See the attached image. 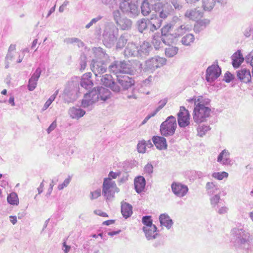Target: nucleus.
Here are the masks:
<instances>
[{
  "label": "nucleus",
  "instance_id": "nucleus-52",
  "mask_svg": "<svg viewBox=\"0 0 253 253\" xmlns=\"http://www.w3.org/2000/svg\"><path fill=\"white\" fill-rule=\"evenodd\" d=\"M10 221L13 224H14L17 222V218L15 216H10Z\"/></svg>",
  "mask_w": 253,
  "mask_h": 253
},
{
  "label": "nucleus",
  "instance_id": "nucleus-36",
  "mask_svg": "<svg viewBox=\"0 0 253 253\" xmlns=\"http://www.w3.org/2000/svg\"><path fill=\"white\" fill-rule=\"evenodd\" d=\"M193 36L191 34H188L182 39L181 42L183 44L188 45L193 42Z\"/></svg>",
  "mask_w": 253,
  "mask_h": 253
},
{
  "label": "nucleus",
  "instance_id": "nucleus-17",
  "mask_svg": "<svg viewBox=\"0 0 253 253\" xmlns=\"http://www.w3.org/2000/svg\"><path fill=\"white\" fill-rule=\"evenodd\" d=\"M237 77L242 82L245 83H249L252 79V76L249 70L242 69L237 71Z\"/></svg>",
  "mask_w": 253,
  "mask_h": 253
},
{
  "label": "nucleus",
  "instance_id": "nucleus-62",
  "mask_svg": "<svg viewBox=\"0 0 253 253\" xmlns=\"http://www.w3.org/2000/svg\"><path fill=\"white\" fill-rule=\"evenodd\" d=\"M150 118V117H146L145 120L143 121V124H144L149 118Z\"/></svg>",
  "mask_w": 253,
  "mask_h": 253
},
{
  "label": "nucleus",
  "instance_id": "nucleus-6",
  "mask_svg": "<svg viewBox=\"0 0 253 253\" xmlns=\"http://www.w3.org/2000/svg\"><path fill=\"white\" fill-rule=\"evenodd\" d=\"M167 60L164 57L156 56L148 60L145 63L146 69L152 72L160 68L166 64Z\"/></svg>",
  "mask_w": 253,
  "mask_h": 253
},
{
  "label": "nucleus",
  "instance_id": "nucleus-10",
  "mask_svg": "<svg viewBox=\"0 0 253 253\" xmlns=\"http://www.w3.org/2000/svg\"><path fill=\"white\" fill-rule=\"evenodd\" d=\"M206 72L207 81L211 82L220 76L221 70L218 66L212 65L208 68Z\"/></svg>",
  "mask_w": 253,
  "mask_h": 253
},
{
  "label": "nucleus",
  "instance_id": "nucleus-43",
  "mask_svg": "<svg viewBox=\"0 0 253 253\" xmlns=\"http://www.w3.org/2000/svg\"><path fill=\"white\" fill-rule=\"evenodd\" d=\"M144 171L145 173L150 174L153 171V167L151 164H148L144 167Z\"/></svg>",
  "mask_w": 253,
  "mask_h": 253
},
{
  "label": "nucleus",
  "instance_id": "nucleus-19",
  "mask_svg": "<svg viewBox=\"0 0 253 253\" xmlns=\"http://www.w3.org/2000/svg\"><path fill=\"white\" fill-rule=\"evenodd\" d=\"M154 8L155 12L159 14L160 18L166 19L168 17L169 12L167 10L165 4L161 2H158L155 4Z\"/></svg>",
  "mask_w": 253,
  "mask_h": 253
},
{
  "label": "nucleus",
  "instance_id": "nucleus-39",
  "mask_svg": "<svg viewBox=\"0 0 253 253\" xmlns=\"http://www.w3.org/2000/svg\"><path fill=\"white\" fill-rule=\"evenodd\" d=\"M16 49V45L15 44H11L8 49V54L6 57L7 60H10L12 58V52L15 51Z\"/></svg>",
  "mask_w": 253,
  "mask_h": 253
},
{
  "label": "nucleus",
  "instance_id": "nucleus-8",
  "mask_svg": "<svg viewBox=\"0 0 253 253\" xmlns=\"http://www.w3.org/2000/svg\"><path fill=\"white\" fill-rule=\"evenodd\" d=\"M110 70L115 74H128L130 70L124 61H115L110 66Z\"/></svg>",
  "mask_w": 253,
  "mask_h": 253
},
{
  "label": "nucleus",
  "instance_id": "nucleus-50",
  "mask_svg": "<svg viewBox=\"0 0 253 253\" xmlns=\"http://www.w3.org/2000/svg\"><path fill=\"white\" fill-rule=\"evenodd\" d=\"M63 246L65 248L64 250L65 253H68L71 249L70 246L67 245L65 242L63 243Z\"/></svg>",
  "mask_w": 253,
  "mask_h": 253
},
{
  "label": "nucleus",
  "instance_id": "nucleus-27",
  "mask_svg": "<svg viewBox=\"0 0 253 253\" xmlns=\"http://www.w3.org/2000/svg\"><path fill=\"white\" fill-rule=\"evenodd\" d=\"M121 212L124 217L127 218L132 213V207L128 203L124 202L122 203Z\"/></svg>",
  "mask_w": 253,
  "mask_h": 253
},
{
  "label": "nucleus",
  "instance_id": "nucleus-53",
  "mask_svg": "<svg viewBox=\"0 0 253 253\" xmlns=\"http://www.w3.org/2000/svg\"><path fill=\"white\" fill-rule=\"evenodd\" d=\"M114 223V220H108L107 221H105L103 222L104 224H105L106 225H109L110 224H113Z\"/></svg>",
  "mask_w": 253,
  "mask_h": 253
},
{
  "label": "nucleus",
  "instance_id": "nucleus-28",
  "mask_svg": "<svg viewBox=\"0 0 253 253\" xmlns=\"http://www.w3.org/2000/svg\"><path fill=\"white\" fill-rule=\"evenodd\" d=\"M85 112L80 108H71L69 110V114L73 119H79L85 114Z\"/></svg>",
  "mask_w": 253,
  "mask_h": 253
},
{
  "label": "nucleus",
  "instance_id": "nucleus-54",
  "mask_svg": "<svg viewBox=\"0 0 253 253\" xmlns=\"http://www.w3.org/2000/svg\"><path fill=\"white\" fill-rule=\"evenodd\" d=\"M37 43H38V40L37 39L34 40L32 42V44L31 45V48H34L36 47V46L37 45Z\"/></svg>",
  "mask_w": 253,
  "mask_h": 253
},
{
  "label": "nucleus",
  "instance_id": "nucleus-15",
  "mask_svg": "<svg viewBox=\"0 0 253 253\" xmlns=\"http://www.w3.org/2000/svg\"><path fill=\"white\" fill-rule=\"evenodd\" d=\"M185 16L189 19L198 21L203 17V13L197 8L189 9L185 12Z\"/></svg>",
  "mask_w": 253,
  "mask_h": 253
},
{
  "label": "nucleus",
  "instance_id": "nucleus-31",
  "mask_svg": "<svg viewBox=\"0 0 253 253\" xmlns=\"http://www.w3.org/2000/svg\"><path fill=\"white\" fill-rule=\"evenodd\" d=\"M178 51V48L176 47L169 46L165 50V54L167 56L171 57L176 55Z\"/></svg>",
  "mask_w": 253,
  "mask_h": 253
},
{
  "label": "nucleus",
  "instance_id": "nucleus-37",
  "mask_svg": "<svg viewBox=\"0 0 253 253\" xmlns=\"http://www.w3.org/2000/svg\"><path fill=\"white\" fill-rule=\"evenodd\" d=\"M210 129L209 126H199L198 129V134L200 136H203L205 134L206 132L208 131Z\"/></svg>",
  "mask_w": 253,
  "mask_h": 253
},
{
  "label": "nucleus",
  "instance_id": "nucleus-45",
  "mask_svg": "<svg viewBox=\"0 0 253 253\" xmlns=\"http://www.w3.org/2000/svg\"><path fill=\"white\" fill-rule=\"evenodd\" d=\"M70 181L71 179L70 178L66 179L61 184L58 186L59 190H62L64 187H66L69 184Z\"/></svg>",
  "mask_w": 253,
  "mask_h": 253
},
{
  "label": "nucleus",
  "instance_id": "nucleus-41",
  "mask_svg": "<svg viewBox=\"0 0 253 253\" xmlns=\"http://www.w3.org/2000/svg\"><path fill=\"white\" fill-rule=\"evenodd\" d=\"M234 79V76L229 72H227L224 75V80L227 83L230 82Z\"/></svg>",
  "mask_w": 253,
  "mask_h": 253
},
{
  "label": "nucleus",
  "instance_id": "nucleus-1",
  "mask_svg": "<svg viewBox=\"0 0 253 253\" xmlns=\"http://www.w3.org/2000/svg\"><path fill=\"white\" fill-rule=\"evenodd\" d=\"M195 107L193 110V118L196 123H201L207 120L211 113V109L206 105L209 102L206 101L202 96L193 98Z\"/></svg>",
  "mask_w": 253,
  "mask_h": 253
},
{
  "label": "nucleus",
  "instance_id": "nucleus-20",
  "mask_svg": "<svg viewBox=\"0 0 253 253\" xmlns=\"http://www.w3.org/2000/svg\"><path fill=\"white\" fill-rule=\"evenodd\" d=\"M143 231L148 240L155 239L157 235V227L155 225L144 226Z\"/></svg>",
  "mask_w": 253,
  "mask_h": 253
},
{
  "label": "nucleus",
  "instance_id": "nucleus-57",
  "mask_svg": "<svg viewBox=\"0 0 253 253\" xmlns=\"http://www.w3.org/2000/svg\"><path fill=\"white\" fill-rule=\"evenodd\" d=\"M119 232H120V231L111 232H109L108 233V235H110V236H112L113 235H116V234H118Z\"/></svg>",
  "mask_w": 253,
  "mask_h": 253
},
{
  "label": "nucleus",
  "instance_id": "nucleus-51",
  "mask_svg": "<svg viewBox=\"0 0 253 253\" xmlns=\"http://www.w3.org/2000/svg\"><path fill=\"white\" fill-rule=\"evenodd\" d=\"M227 211V209L226 207H222L221 208H220L219 211H218V212L220 214H223V213H224L225 212H226Z\"/></svg>",
  "mask_w": 253,
  "mask_h": 253
},
{
  "label": "nucleus",
  "instance_id": "nucleus-63",
  "mask_svg": "<svg viewBox=\"0 0 253 253\" xmlns=\"http://www.w3.org/2000/svg\"><path fill=\"white\" fill-rule=\"evenodd\" d=\"M211 185H213V183H210V182H209V183H207V186H211Z\"/></svg>",
  "mask_w": 253,
  "mask_h": 253
},
{
  "label": "nucleus",
  "instance_id": "nucleus-29",
  "mask_svg": "<svg viewBox=\"0 0 253 253\" xmlns=\"http://www.w3.org/2000/svg\"><path fill=\"white\" fill-rule=\"evenodd\" d=\"M159 220L162 225L168 228H170L172 225V221L168 216L166 214H162L159 217Z\"/></svg>",
  "mask_w": 253,
  "mask_h": 253
},
{
  "label": "nucleus",
  "instance_id": "nucleus-4",
  "mask_svg": "<svg viewBox=\"0 0 253 253\" xmlns=\"http://www.w3.org/2000/svg\"><path fill=\"white\" fill-rule=\"evenodd\" d=\"M177 127L176 121L175 117L171 116L168 117L161 125V134L167 136L174 134Z\"/></svg>",
  "mask_w": 253,
  "mask_h": 253
},
{
  "label": "nucleus",
  "instance_id": "nucleus-49",
  "mask_svg": "<svg viewBox=\"0 0 253 253\" xmlns=\"http://www.w3.org/2000/svg\"><path fill=\"white\" fill-rule=\"evenodd\" d=\"M94 212L96 214H98L100 216H101L103 217H107L108 216V215L106 213H105L104 212H102L100 210L95 211Z\"/></svg>",
  "mask_w": 253,
  "mask_h": 253
},
{
  "label": "nucleus",
  "instance_id": "nucleus-3",
  "mask_svg": "<svg viewBox=\"0 0 253 253\" xmlns=\"http://www.w3.org/2000/svg\"><path fill=\"white\" fill-rule=\"evenodd\" d=\"M162 20L157 14H152L150 19H142L137 22V27L139 32L142 33L144 30L149 28L151 31H154L160 28L162 25Z\"/></svg>",
  "mask_w": 253,
  "mask_h": 253
},
{
  "label": "nucleus",
  "instance_id": "nucleus-14",
  "mask_svg": "<svg viewBox=\"0 0 253 253\" xmlns=\"http://www.w3.org/2000/svg\"><path fill=\"white\" fill-rule=\"evenodd\" d=\"M117 14L119 15V12L118 11L114 12V16L117 24L120 28L123 30H127L130 28L132 24L131 21L126 18L121 19L118 17L119 16H118Z\"/></svg>",
  "mask_w": 253,
  "mask_h": 253
},
{
  "label": "nucleus",
  "instance_id": "nucleus-59",
  "mask_svg": "<svg viewBox=\"0 0 253 253\" xmlns=\"http://www.w3.org/2000/svg\"><path fill=\"white\" fill-rule=\"evenodd\" d=\"M93 24V23H92L91 21L86 25V28H89L91 25Z\"/></svg>",
  "mask_w": 253,
  "mask_h": 253
},
{
  "label": "nucleus",
  "instance_id": "nucleus-23",
  "mask_svg": "<svg viewBox=\"0 0 253 253\" xmlns=\"http://www.w3.org/2000/svg\"><path fill=\"white\" fill-rule=\"evenodd\" d=\"M146 184L145 179L144 177L139 176L134 179V186L137 193H140L145 188Z\"/></svg>",
  "mask_w": 253,
  "mask_h": 253
},
{
  "label": "nucleus",
  "instance_id": "nucleus-24",
  "mask_svg": "<svg viewBox=\"0 0 253 253\" xmlns=\"http://www.w3.org/2000/svg\"><path fill=\"white\" fill-rule=\"evenodd\" d=\"M81 85L86 89L90 88L93 86L90 73H86L83 75L81 79Z\"/></svg>",
  "mask_w": 253,
  "mask_h": 253
},
{
  "label": "nucleus",
  "instance_id": "nucleus-21",
  "mask_svg": "<svg viewBox=\"0 0 253 253\" xmlns=\"http://www.w3.org/2000/svg\"><path fill=\"white\" fill-rule=\"evenodd\" d=\"M153 142L156 147L160 149H165L167 147L166 139L162 136H155L152 138Z\"/></svg>",
  "mask_w": 253,
  "mask_h": 253
},
{
  "label": "nucleus",
  "instance_id": "nucleus-13",
  "mask_svg": "<svg viewBox=\"0 0 253 253\" xmlns=\"http://www.w3.org/2000/svg\"><path fill=\"white\" fill-rule=\"evenodd\" d=\"M117 81L124 89H127L134 84V81L127 75L117 76Z\"/></svg>",
  "mask_w": 253,
  "mask_h": 253
},
{
  "label": "nucleus",
  "instance_id": "nucleus-11",
  "mask_svg": "<svg viewBox=\"0 0 253 253\" xmlns=\"http://www.w3.org/2000/svg\"><path fill=\"white\" fill-rule=\"evenodd\" d=\"M171 187L172 192L179 197L184 196L188 191V188L186 185L178 182H173Z\"/></svg>",
  "mask_w": 253,
  "mask_h": 253
},
{
  "label": "nucleus",
  "instance_id": "nucleus-48",
  "mask_svg": "<svg viewBox=\"0 0 253 253\" xmlns=\"http://www.w3.org/2000/svg\"><path fill=\"white\" fill-rule=\"evenodd\" d=\"M220 200V197L218 195H215L213 197V198L211 199V202L212 203H214L215 204L218 203Z\"/></svg>",
  "mask_w": 253,
  "mask_h": 253
},
{
  "label": "nucleus",
  "instance_id": "nucleus-32",
  "mask_svg": "<svg viewBox=\"0 0 253 253\" xmlns=\"http://www.w3.org/2000/svg\"><path fill=\"white\" fill-rule=\"evenodd\" d=\"M214 0H203V6L205 10H210L214 6Z\"/></svg>",
  "mask_w": 253,
  "mask_h": 253
},
{
  "label": "nucleus",
  "instance_id": "nucleus-22",
  "mask_svg": "<svg viewBox=\"0 0 253 253\" xmlns=\"http://www.w3.org/2000/svg\"><path fill=\"white\" fill-rule=\"evenodd\" d=\"M232 65L235 68H238L243 62L244 58L240 51L238 50L233 54L232 56Z\"/></svg>",
  "mask_w": 253,
  "mask_h": 253
},
{
  "label": "nucleus",
  "instance_id": "nucleus-16",
  "mask_svg": "<svg viewBox=\"0 0 253 253\" xmlns=\"http://www.w3.org/2000/svg\"><path fill=\"white\" fill-rule=\"evenodd\" d=\"M120 8L123 12L129 13L130 14L133 15L138 13L137 7L135 4H130L126 1L121 3Z\"/></svg>",
  "mask_w": 253,
  "mask_h": 253
},
{
  "label": "nucleus",
  "instance_id": "nucleus-46",
  "mask_svg": "<svg viewBox=\"0 0 253 253\" xmlns=\"http://www.w3.org/2000/svg\"><path fill=\"white\" fill-rule=\"evenodd\" d=\"M57 126L56 122L54 121L49 126V127L47 129V131L48 133H49L51 131L54 130Z\"/></svg>",
  "mask_w": 253,
  "mask_h": 253
},
{
  "label": "nucleus",
  "instance_id": "nucleus-42",
  "mask_svg": "<svg viewBox=\"0 0 253 253\" xmlns=\"http://www.w3.org/2000/svg\"><path fill=\"white\" fill-rule=\"evenodd\" d=\"M55 98V95H53L47 100L44 105V109H46Z\"/></svg>",
  "mask_w": 253,
  "mask_h": 253
},
{
  "label": "nucleus",
  "instance_id": "nucleus-58",
  "mask_svg": "<svg viewBox=\"0 0 253 253\" xmlns=\"http://www.w3.org/2000/svg\"><path fill=\"white\" fill-rule=\"evenodd\" d=\"M2 94L5 95L7 93V90L6 89H3L1 92Z\"/></svg>",
  "mask_w": 253,
  "mask_h": 253
},
{
  "label": "nucleus",
  "instance_id": "nucleus-18",
  "mask_svg": "<svg viewBox=\"0 0 253 253\" xmlns=\"http://www.w3.org/2000/svg\"><path fill=\"white\" fill-rule=\"evenodd\" d=\"M41 69L39 68H37L29 81L28 87L29 90H33L36 88L37 84V81L41 75Z\"/></svg>",
  "mask_w": 253,
  "mask_h": 253
},
{
  "label": "nucleus",
  "instance_id": "nucleus-60",
  "mask_svg": "<svg viewBox=\"0 0 253 253\" xmlns=\"http://www.w3.org/2000/svg\"><path fill=\"white\" fill-rule=\"evenodd\" d=\"M54 8L53 9V10H52V9H51L49 10V12H48V14H47V16H49V15L51 14V13L52 12V11H54Z\"/></svg>",
  "mask_w": 253,
  "mask_h": 253
},
{
  "label": "nucleus",
  "instance_id": "nucleus-33",
  "mask_svg": "<svg viewBox=\"0 0 253 253\" xmlns=\"http://www.w3.org/2000/svg\"><path fill=\"white\" fill-rule=\"evenodd\" d=\"M163 41V37L161 38L159 35H154L152 41L154 47L156 49H159L161 47L162 42Z\"/></svg>",
  "mask_w": 253,
  "mask_h": 253
},
{
  "label": "nucleus",
  "instance_id": "nucleus-12",
  "mask_svg": "<svg viewBox=\"0 0 253 253\" xmlns=\"http://www.w3.org/2000/svg\"><path fill=\"white\" fill-rule=\"evenodd\" d=\"M101 81L102 84L110 88L114 91L119 92L120 90L119 86L115 83L113 77L110 75H104L102 77Z\"/></svg>",
  "mask_w": 253,
  "mask_h": 253
},
{
  "label": "nucleus",
  "instance_id": "nucleus-5",
  "mask_svg": "<svg viewBox=\"0 0 253 253\" xmlns=\"http://www.w3.org/2000/svg\"><path fill=\"white\" fill-rule=\"evenodd\" d=\"M175 31L176 29L172 24L169 23L164 26L161 29V33L164 43L169 44L172 42L173 39L177 36Z\"/></svg>",
  "mask_w": 253,
  "mask_h": 253
},
{
  "label": "nucleus",
  "instance_id": "nucleus-34",
  "mask_svg": "<svg viewBox=\"0 0 253 253\" xmlns=\"http://www.w3.org/2000/svg\"><path fill=\"white\" fill-rule=\"evenodd\" d=\"M141 11L142 13L145 16H147L150 13L151 8L148 2L143 1L141 5Z\"/></svg>",
  "mask_w": 253,
  "mask_h": 253
},
{
  "label": "nucleus",
  "instance_id": "nucleus-38",
  "mask_svg": "<svg viewBox=\"0 0 253 253\" xmlns=\"http://www.w3.org/2000/svg\"><path fill=\"white\" fill-rule=\"evenodd\" d=\"M146 142L144 141H140L137 144V150L139 153H144L146 151Z\"/></svg>",
  "mask_w": 253,
  "mask_h": 253
},
{
  "label": "nucleus",
  "instance_id": "nucleus-61",
  "mask_svg": "<svg viewBox=\"0 0 253 253\" xmlns=\"http://www.w3.org/2000/svg\"><path fill=\"white\" fill-rule=\"evenodd\" d=\"M240 241H241V243H242V244H244L247 242V241L244 240V239H241Z\"/></svg>",
  "mask_w": 253,
  "mask_h": 253
},
{
  "label": "nucleus",
  "instance_id": "nucleus-25",
  "mask_svg": "<svg viewBox=\"0 0 253 253\" xmlns=\"http://www.w3.org/2000/svg\"><path fill=\"white\" fill-rule=\"evenodd\" d=\"M53 185L51 182L43 181L38 188V193L40 194L43 190L46 191L47 195H49L51 193Z\"/></svg>",
  "mask_w": 253,
  "mask_h": 253
},
{
  "label": "nucleus",
  "instance_id": "nucleus-30",
  "mask_svg": "<svg viewBox=\"0 0 253 253\" xmlns=\"http://www.w3.org/2000/svg\"><path fill=\"white\" fill-rule=\"evenodd\" d=\"M7 200L8 203L10 205H17L19 204L18 196L17 194L14 192L11 193L8 195Z\"/></svg>",
  "mask_w": 253,
  "mask_h": 253
},
{
  "label": "nucleus",
  "instance_id": "nucleus-2",
  "mask_svg": "<svg viewBox=\"0 0 253 253\" xmlns=\"http://www.w3.org/2000/svg\"><path fill=\"white\" fill-rule=\"evenodd\" d=\"M110 93L107 89L100 87L99 89H92L91 91L84 94L82 101V105L84 107H87L92 105L99 98L103 101L106 100L110 97Z\"/></svg>",
  "mask_w": 253,
  "mask_h": 253
},
{
  "label": "nucleus",
  "instance_id": "nucleus-44",
  "mask_svg": "<svg viewBox=\"0 0 253 253\" xmlns=\"http://www.w3.org/2000/svg\"><path fill=\"white\" fill-rule=\"evenodd\" d=\"M101 195V191L100 189L95 190L91 193V199H95Z\"/></svg>",
  "mask_w": 253,
  "mask_h": 253
},
{
  "label": "nucleus",
  "instance_id": "nucleus-56",
  "mask_svg": "<svg viewBox=\"0 0 253 253\" xmlns=\"http://www.w3.org/2000/svg\"><path fill=\"white\" fill-rule=\"evenodd\" d=\"M101 18V17L99 16L97 18L92 19L91 20V22L93 23H94L96 22L97 21H98L99 20H100Z\"/></svg>",
  "mask_w": 253,
  "mask_h": 253
},
{
  "label": "nucleus",
  "instance_id": "nucleus-35",
  "mask_svg": "<svg viewBox=\"0 0 253 253\" xmlns=\"http://www.w3.org/2000/svg\"><path fill=\"white\" fill-rule=\"evenodd\" d=\"M212 176L215 179L221 180L224 178H227L228 176V173L225 171L213 172L212 174Z\"/></svg>",
  "mask_w": 253,
  "mask_h": 253
},
{
  "label": "nucleus",
  "instance_id": "nucleus-64",
  "mask_svg": "<svg viewBox=\"0 0 253 253\" xmlns=\"http://www.w3.org/2000/svg\"><path fill=\"white\" fill-rule=\"evenodd\" d=\"M250 216H251V218L253 220V212L251 213Z\"/></svg>",
  "mask_w": 253,
  "mask_h": 253
},
{
  "label": "nucleus",
  "instance_id": "nucleus-9",
  "mask_svg": "<svg viewBox=\"0 0 253 253\" xmlns=\"http://www.w3.org/2000/svg\"><path fill=\"white\" fill-rule=\"evenodd\" d=\"M116 188L115 181L110 177L105 178L103 183L102 191L104 195L108 198L112 195V192Z\"/></svg>",
  "mask_w": 253,
  "mask_h": 253
},
{
  "label": "nucleus",
  "instance_id": "nucleus-55",
  "mask_svg": "<svg viewBox=\"0 0 253 253\" xmlns=\"http://www.w3.org/2000/svg\"><path fill=\"white\" fill-rule=\"evenodd\" d=\"M8 101L9 103H10L12 106L14 105V99L13 97H10Z\"/></svg>",
  "mask_w": 253,
  "mask_h": 253
},
{
  "label": "nucleus",
  "instance_id": "nucleus-26",
  "mask_svg": "<svg viewBox=\"0 0 253 253\" xmlns=\"http://www.w3.org/2000/svg\"><path fill=\"white\" fill-rule=\"evenodd\" d=\"M217 162L223 165H229L230 163V154L226 150H223L217 158Z\"/></svg>",
  "mask_w": 253,
  "mask_h": 253
},
{
  "label": "nucleus",
  "instance_id": "nucleus-47",
  "mask_svg": "<svg viewBox=\"0 0 253 253\" xmlns=\"http://www.w3.org/2000/svg\"><path fill=\"white\" fill-rule=\"evenodd\" d=\"M121 175V172L118 171L117 172H114L112 171H110L109 173V177H112L113 178H116L118 176Z\"/></svg>",
  "mask_w": 253,
  "mask_h": 253
},
{
  "label": "nucleus",
  "instance_id": "nucleus-40",
  "mask_svg": "<svg viewBox=\"0 0 253 253\" xmlns=\"http://www.w3.org/2000/svg\"><path fill=\"white\" fill-rule=\"evenodd\" d=\"M142 222L145 225V226L155 225L152 223V220L150 216H144L142 218Z\"/></svg>",
  "mask_w": 253,
  "mask_h": 253
},
{
  "label": "nucleus",
  "instance_id": "nucleus-7",
  "mask_svg": "<svg viewBox=\"0 0 253 253\" xmlns=\"http://www.w3.org/2000/svg\"><path fill=\"white\" fill-rule=\"evenodd\" d=\"M190 115L184 107H180L177 114V122L181 127H185L190 124Z\"/></svg>",
  "mask_w": 253,
  "mask_h": 253
}]
</instances>
